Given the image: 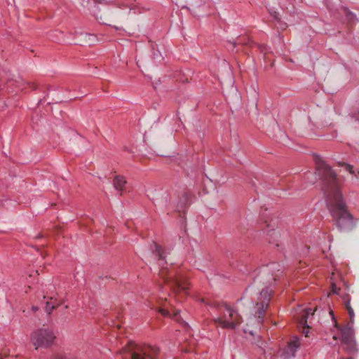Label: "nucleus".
<instances>
[{"mask_svg": "<svg viewBox=\"0 0 359 359\" xmlns=\"http://www.w3.org/2000/svg\"><path fill=\"white\" fill-rule=\"evenodd\" d=\"M317 173L323 182V190L327 200V206L331 215L340 229L352 225V215L347 211L341 191L339 179L331 168L324 161L316 164Z\"/></svg>", "mask_w": 359, "mask_h": 359, "instance_id": "f257e3e1", "label": "nucleus"}, {"mask_svg": "<svg viewBox=\"0 0 359 359\" xmlns=\"http://www.w3.org/2000/svg\"><path fill=\"white\" fill-rule=\"evenodd\" d=\"M282 273V266L278 263H272L262 266L253 283L245 290L244 294H252L255 290H258L256 305L255 307V316L257 317V322L261 324L263 321L265 311L267 309L271 301L272 290L269 286L278 280Z\"/></svg>", "mask_w": 359, "mask_h": 359, "instance_id": "f03ea898", "label": "nucleus"}, {"mask_svg": "<svg viewBox=\"0 0 359 359\" xmlns=\"http://www.w3.org/2000/svg\"><path fill=\"white\" fill-rule=\"evenodd\" d=\"M154 252L159 260V276L166 284L170 285L172 292L177 296V301H182L187 294L189 283L187 280L180 276H177L172 269L168 268L166 255L161 247L155 244Z\"/></svg>", "mask_w": 359, "mask_h": 359, "instance_id": "7ed1b4c3", "label": "nucleus"}, {"mask_svg": "<svg viewBox=\"0 0 359 359\" xmlns=\"http://www.w3.org/2000/svg\"><path fill=\"white\" fill-rule=\"evenodd\" d=\"M213 314L210 311L212 320L217 327L234 330L242 323L241 315L225 303L215 302L210 305Z\"/></svg>", "mask_w": 359, "mask_h": 359, "instance_id": "20e7f679", "label": "nucleus"}, {"mask_svg": "<svg viewBox=\"0 0 359 359\" xmlns=\"http://www.w3.org/2000/svg\"><path fill=\"white\" fill-rule=\"evenodd\" d=\"M160 350L158 347L151 345H138L133 341L128 342L127 345L120 351L121 359H158Z\"/></svg>", "mask_w": 359, "mask_h": 359, "instance_id": "39448f33", "label": "nucleus"}, {"mask_svg": "<svg viewBox=\"0 0 359 359\" xmlns=\"http://www.w3.org/2000/svg\"><path fill=\"white\" fill-rule=\"evenodd\" d=\"M55 338L53 330L44 326L33 331L30 334V341L35 349L50 347Z\"/></svg>", "mask_w": 359, "mask_h": 359, "instance_id": "423d86ee", "label": "nucleus"}, {"mask_svg": "<svg viewBox=\"0 0 359 359\" xmlns=\"http://www.w3.org/2000/svg\"><path fill=\"white\" fill-rule=\"evenodd\" d=\"M311 309H306L303 311L301 317L298 319V325L299 329L302 330V332L304 334L305 337H309V327L307 325V318L309 314L313 315V312H311Z\"/></svg>", "mask_w": 359, "mask_h": 359, "instance_id": "0eeeda50", "label": "nucleus"}, {"mask_svg": "<svg viewBox=\"0 0 359 359\" xmlns=\"http://www.w3.org/2000/svg\"><path fill=\"white\" fill-rule=\"evenodd\" d=\"M62 303V300L58 299L56 297H50L46 303L45 311L48 314H50L52 311L61 305Z\"/></svg>", "mask_w": 359, "mask_h": 359, "instance_id": "6e6552de", "label": "nucleus"}, {"mask_svg": "<svg viewBox=\"0 0 359 359\" xmlns=\"http://www.w3.org/2000/svg\"><path fill=\"white\" fill-rule=\"evenodd\" d=\"M165 305H161L158 308V312L163 316L170 317L172 316L177 321L180 320L177 315L179 313V310L171 307L170 309L163 308Z\"/></svg>", "mask_w": 359, "mask_h": 359, "instance_id": "1a4fd4ad", "label": "nucleus"}, {"mask_svg": "<svg viewBox=\"0 0 359 359\" xmlns=\"http://www.w3.org/2000/svg\"><path fill=\"white\" fill-rule=\"evenodd\" d=\"M341 297L343 299L345 307H346V310H347V311L348 313V315H349V317H350V323L351 324H353V322H354L355 314H354L353 309L351 307V304H350V300L351 299H350L349 294H345Z\"/></svg>", "mask_w": 359, "mask_h": 359, "instance_id": "9d476101", "label": "nucleus"}, {"mask_svg": "<svg viewBox=\"0 0 359 359\" xmlns=\"http://www.w3.org/2000/svg\"><path fill=\"white\" fill-rule=\"evenodd\" d=\"M126 184V180L123 177L119 175L115 177L114 180V186L116 190L122 191Z\"/></svg>", "mask_w": 359, "mask_h": 359, "instance_id": "9b49d317", "label": "nucleus"}, {"mask_svg": "<svg viewBox=\"0 0 359 359\" xmlns=\"http://www.w3.org/2000/svg\"><path fill=\"white\" fill-rule=\"evenodd\" d=\"M300 343L299 339L297 337H294L289 343H288V349L292 355L297 351V349L299 347Z\"/></svg>", "mask_w": 359, "mask_h": 359, "instance_id": "f8f14e48", "label": "nucleus"}, {"mask_svg": "<svg viewBox=\"0 0 359 359\" xmlns=\"http://www.w3.org/2000/svg\"><path fill=\"white\" fill-rule=\"evenodd\" d=\"M343 11L347 18V20L349 22H352L355 18V15L346 8H343Z\"/></svg>", "mask_w": 359, "mask_h": 359, "instance_id": "ddd939ff", "label": "nucleus"}, {"mask_svg": "<svg viewBox=\"0 0 359 359\" xmlns=\"http://www.w3.org/2000/svg\"><path fill=\"white\" fill-rule=\"evenodd\" d=\"M269 236L271 237H274V241L269 239V243H272L273 242H276L275 238H278L280 234L278 231H276L275 230H272V231L270 233Z\"/></svg>", "mask_w": 359, "mask_h": 359, "instance_id": "4468645a", "label": "nucleus"}, {"mask_svg": "<svg viewBox=\"0 0 359 359\" xmlns=\"http://www.w3.org/2000/svg\"><path fill=\"white\" fill-rule=\"evenodd\" d=\"M345 169L348 171L352 175H355V171L353 170V166L350 165H345Z\"/></svg>", "mask_w": 359, "mask_h": 359, "instance_id": "2eb2a0df", "label": "nucleus"}, {"mask_svg": "<svg viewBox=\"0 0 359 359\" xmlns=\"http://www.w3.org/2000/svg\"><path fill=\"white\" fill-rule=\"evenodd\" d=\"M340 290L339 288H337V286L334 284L332 285V292L338 294V292Z\"/></svg>", "mask_w": 359, "mask_h": 359, "instance_id": "dca6fc26", "label": "nucleus"}, {"mask_svg": "<svg viewBox=\"0 0 359 359\" xmlns=\"http://www.w3.org/2000/svg\"><path fill=\"white\" fill-rule=\"evenodd\" d=\"M342 340H343V341H344L345 343H348V342L349 341V340H350V338H349L348 336H346V335L345 334V332H343V334H342Z\"/></svg>", "mask_w": 359, "mask_h": 359, "instance_id": "f3484780", "label": "nucleus"}, {"mask_svg": "<svg viewBox=\"0 0 359 359\" xmlns=\"http://www.w3.org/2000/svg\"><path fill=\"white\" fill-rule=\"evenodd\" d=\"M259 49L262 52H264L266 50V46H259Z\"/></svg>", "mask_w": 359, "mask_h": 359, "instance_id": "a211bd4d", "label": "nucleus"}, {"mask_svg": "<svg viewBox=\"0 0 359 359\" xmlns=\"http://www.w3.org/2000/svg\"><path fill=\"white\" fill-rule=\"evenodd\" d=\"M32 310L33 312H36L39 310V308L37 306H33L32 307Z\"/></svg>", "mask_w": 359, "mask_h": 359, "instance_id": "6ab92c4d", "label": "nucleus"}, {"mask_svg": "<svg viewBox=\"0 0 359 359\" xmlns=\"http://www.w3.org/2000/svg\"><path fill=\"white\" fill-rule=\"evenodd\" d=\"M354 117L355 119L359 120V112L357 115H355Z\"/></svg>", "mask_w": 359, "mask_h": 359, "instance_id": "aec40b11", "label": "nucleus"}, {"mask_svg": "<svg viewBox=\"0 0 359 359\" xmlns=\"http://www.w3.org/2000/svg\"><path fill=\"white\" fill-rule=\"evenodd\" d=\"M182 351H184V352H189V351L186 349V348H182Z\"/></svg>", "mask_w": 359, "mask_h": 359, "instance_id": "412c9836", "label": "nucleus"}, {"mask_svg": "<svg viewBox=\"0 0 359 359\" xmlns=\"http://www.w3.org/2000/svg\"><path fill=\"white\" fill-rule=\"evenodd\" d=\"M274 18L276 19V20H278V15L276 14V12H274Z\"/></svg>", "mask_w": 359, "mask_h": 359, "instance_id": "4be33fe9", "label": "nucleus"}, {"mask_svg": "<svg viewBox=\"0 0 359 359\" xmlns=\"http://www.w3.org/2000/svg\"><path fill=\"white\" fill-rule=\"evenodd\" d=\"M95 2L97 3H100L101 2V0H94Z\"/></svg>", "mask_w": 359, "mask_h": 359, "instance_id": "5701e85b", "label": "nucleus"}, {"mask_svg": "<svg viewBox=\"0 0 359 359\" xmlns=\"http://www.w3.org/2000/svg\"><path fill=\"white\" fill-rule=\"evenodd\" d=\"M249 333H250V334H252V335H253V334H254L252 331H249Z\"/></svg>", "mask_w": 359, "mask_h": 359, "instance_id": "b1692460", "label": "nucleus"}, {"mask_svg": "<svg viewBox=\"0 0 359 359\" xmlns=\"http://www.w3.org/2000/svg\"><path fill=\"white\" fill-rule=\"evenodd\" d=\"M276 246H279V243H276Z\"/></svg>", "mask_w": 359, "mask_h": 359, "instance_id": "393cba45", "label": "nucleus"}, {"mask_svg": "<svg viewBox=\"0 0 359 359\" xmlns=\"http://www.w3.org/2000/svg\"><path fill=\"white\" fill-rule=\"evenodd\" d=\"M156 203H158V202H157V201H154V203L155 205H156Z\"/></svg>", "mask_w": 359, "mask_h": 359, "instance_id": "a878e982", "label": "nucleus"}, {"mask_svg": "<svg viewBox=\"0 0 359 359\" xmlns=\"http://www.w3.org/2000/svg\"><path fill=\"white\" fill-rule=\"evenodd\" d=\"M0 359H3V358L0 356Z\"/></svg>", "mask_w": 359, "mask_h": 359, "instance_id": "bb28decb", "label": "nucleus"}, {"mask_svg": "<svg viewBox=\"0 0 359 359\" xmlns=\"http://www.w3.org/2000/svg\"><path fill=\"white\" fill-rule=\"evenodd\" d=\"M348 359H352L351 358H348Z\"/></svg>", "mask_w": 359, "mask_h": 359, "instance_id": "cd10ccee", "label": "nucleus"}, {"mask_svg": "<svg viewBox=\"0 0 359 359\" xmlns=\"http://www.w3.org/2000/svg\"><path fill=\"white\" fill-rule=\"evenodd\" d=\"M358 173L359 174V171L358 172Z\"/></svg>", "mask_w": 359, "mask_h": 359, "instance_id": "c85d7f7f", "label": "nucleus"}]
</instances>
